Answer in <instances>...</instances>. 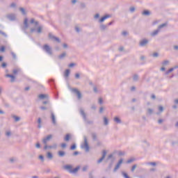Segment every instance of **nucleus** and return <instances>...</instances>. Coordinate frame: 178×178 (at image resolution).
I'll return each mask as SVG.
<instances>
[{"instance_id":"nucleus-1","label":"nucleus","mask_w":178,"mask_h":178,"mask_svg":"<svg viewBox=\"0 0 178 178\" xmlns=\"http://www.w3.org/2000/svg\"><path fill=\"white\" fill-rule=\"evenodd\" d=\"M64 168L70 171V173H76L79 171L80 167L77 166L76 168L72 169V165H65Z\"/></svg>"},{"instance_id":"nucleus-2","label":"nucleus","mask_w":178,"mask_h":178,"mask_svg":"<svg viewBox=\"0 0 178 178\" xmlns=\"http://www.w3.org/2000/svg\"><path fill=\"white\" fill-rule=\"evenodd\" d=\"M43 49H44V50L46 51L48 54H52L51 50V48L49 47V45H47V44L44 45Z\"/></svg>"},{"instance_id":"nucleus-3","label":"nucleus","mask_w":178,"mask_h":178,"mask_svg":"<svg viewBox=\"0 0 178 178\" xmlns=\"http://www.w3.org/2000/svg\"><path fill=\"white\" fill-rule=\"evenodd\" d=\"M72 92H76L79 99L81 98V93H80V91L77 88H73Z\"/></svg>"},{"instance_id":"nucleus-4","label":"nucleus","mask_w":178,"mask_h":178,"mask_svg":"<svg viewBox=\"0 0 178 178\" xmlns=\"http://www.w3.org/2000/svg\"><path fill=\"white\" fill-rule=\"evenodd\" d=\"M49 38H50V39L51 40H54V41H57L58 42H60V39L58 38H56L54 37L52 34H49Z\"/></svg>"},{"instance_id":"nucleus-5","label":"nucleus","mask_w":178,"mask_h":178,"mask_svg":"<svg viewBox=\"0 0 178 178\" xmlns=\"http://www.w3.org/2000/svg\"><path fill=\"white\" fill-rule=\"evenodd\" d=\"M51 138H52V135H49L47 138H44V140H43L44 144L46 145L48 141H49L50 139H51Z\"/></svg>"},{"instance_id":"nucleus-6","label":"nucleus","mask_w":178,"mask_h":178,"mask_svg":"<svg viewBox=\"0 0 178 178\" xmlns=\"http://www.w3.org/2000/svg\"><path fill=\"white\" fill-rule=\"evenodd\" d=\"M106 156V152L104 151L102 157L98 160V163H100L101 162H102V161L104 159Z\"/></svg>"},{"instance_id":"nucleus-7","label":"nucleus","mask_w":178,"mask_h":178,"mask_svg":"<svg viewBox=\"0 0 178 178\" xmlns=\"http://www.w3.org/2000/svg\"><path fill=\"white\" fill-rule=\"evenodd\" d=\"M148 41L145 39H144L143 40H142L140 43V47H144L147 44Z\"/></svg>"},{"instance_id":"nucleus-8","label":"nucleus","mask_w":178,"mask_h":178,"mask_svg":"<svg viewBox=\"0 0 178 178\" xmlns=\"http://www.w3.org/2000/svg\"><path fill=\"white\" fill-rule=\"evenodd\" d=\"M122 163V159H120V160L119 161L118 163H117V165L115 166V171L116 170H118V169L120 167V165H121Z\"/></svg>"},{"instance_id":"nucleus-9","label":"nucleus","mask_w":178,"mask_h":178,"mask_svg":"<svg viewBox=\"0 0 178 178\" xmlns=\"http://www.w3.org/2000/svg\"><path fill=\"white\" fill-rule=\"evenodd\" d=\"M6 77L10 78L11 79V82H14L15 81V77L14 76H13V75L7 74V75H6Z\"/></svg>"},{"instance_id":"nucleus-10","label":"nucleus","mask_w":178,"mask_h":178,"mask_svg":"<svg viewBox=\"0 0 178 178\" xmlns=\"http://www.w3.org/2000/svg\"><path fill=\"white\" fill-rule=\"evenodd\" d=\"M70 74V70H66L65 72V77L67 78Z\"/></svg>"},{"instance_id":"nucleus-11","label":"nucleus","mask_w":178,"mask_h":178,"mask_svg":"<svg viewBox=\"0 0 178 178\" xmlns=\"http://www.w3.org/2000/svg\"><path fill=\"white\" fill-rule=\"evenodd\" d=\"M110 17V15H105L104 17H102L100 19V22H103L104 20L107 19Z\"/></svg>"},{"instance_id":"nucleus-12","label":"nucleus","mask_w":178,"mask_h":178,"mask_svg":"<svg viewBox=\"0 0 178 178\" xmlns=\"http://www.w3.org/2000/svg\"><path fill=\"white\" fill-rule=\"evenodd\" d=\"M48 96L47 95H39V98L40 99H44V98H47Z\"/></svg>"},{"instance_id":"nucleus-13","label":"nucleus","mask_w":178,"mask_h":178,"mask_svg":"<svg viewBox=\"0 0 178 178\" xmlns=\"http://www.w3.org/2000/svg\"><path fill=\"white\" fill-rule=\"evenodd\" d=\"M142 15H149L150 13L148 10H145L143 13H142Z\"/></svg>"},{"instance_id":"nucleus-14","label":"nucleus","mask_w":178,"mask_h":178,"mask_svg":"<svg viewBox=\"0 0 178 178\" xmlns=\"http://www.w3.org/2000/svg\"><path fill=\"white\" fill-rule=\"evenodd\" d=\"M42 26L38 27V29H37V33H42Z\"/></svg>"},{"instance_id":"nucleus-15","label":"nucleus","mask_w":178,"mask_h":178,"mask_svg":"<svg viewBox=\"0 0 178 178\" xmlns=\"http://www.w3.org/2000/svg\"><path fill=\"white\" fill-rule=\"evenodd\" d=\"M59 156H65V152L59 151L58 152Z\"/></svg>"},{"instance_id":"nucleus-16","label":"nucleus","mask_w":178,"mask_h":178,"mask_svg":"<svg viewBox=\"0 0 178 178\" xmlns=\"http://www.w3.org/2000/svg\"><path fill=\"white\" fill-rule=\"evenodd\" d=\"M115 122H116L117 123H120L121 120L120 119H119L118 117H115L114 119Z\"/></svg>"},{"instance_id":"nucleus-17","label":"nucleus","mask_w":178,"mask_h":178,"mask_svg":"<svg viewBox=\"0 0 178 178\" xmlns=\"http://www.w3.org/2000/svg\"><path fill=\"white\" fill-rule=\"evenodd\" d=\"M70 139V135L67 134L66 136L65 137V140L68 141Z\"/></svg>"},{"instance_id":"nucleus-18","label":"nucleus","mask_w":178,"mask_h":178,"mask_svg":"<svg viewBox=\"0 0 178 178\" xmlns=\"http://www.w3.org/2000/svg\"><path fill=\"white\" fill-rule=\"evenodd\" d=\"M134 161H135V159L132 158V159H130L129 160H127V163H132Z\"/></svg>"},{"instance_id":"nucleus-19","label":"nucleus","mask_w":178,"mask_h":178,"mask_svg":"<svg viewBox=\"0 0 178 178\" xmlns=\"http://www.w3.org/2000/svg\"><path fill=\"white\" fill-rule=\"evenodd\" d=\"M122 175H123V177H125V178H130V177H129L128 174L126 173V172H122Z\"/></svg>"},{"instance_id":"nucleus-20","label":"nucleus","mask_w":178,"mask_h":178,"mask_svg":"<svg viewBox=\"0 0 178 178\" xmlns=\"http://www.w3.org/2000/svg\"><path fill=\"white\" fill-rule=\"evenodd\" d=\"M104 124H105L106 125H107L108 123V120L107 119L106 117H104Z\"/></svg>"},{"instance_id":"nucleus-21","label":"nucleus","mask_w":178,"mask_h":178,"mask_svg":"<svg viewBox=\"0 0 178 178\" xmlns=\"http://www.w3.org/2000/svg\"><path fill=\"white\" fill-rule=\"evenodd\" d=\"M159 33V30H156L154 32L152 33V36L156 35Z\"/></svg>"},{"instance_id":"nucleus-22","label":"nucleus","mask_w":178,"mask_h":178,"mask_svg":"<svg viewBox=\"0 0 178 178\" xmlns=\"http://www.w3.org/2000/svg\"><path fill=\"white\" fill-rule=\"evenodd\" d=\"M47 157H48L49 159H52V158H53L52 154H51L50 152H48V153H47Z\"/></svg>"},{"instance_id":"nucleus-23","label":"nucleus","mask_w":178,"mask_h":178,"mask_svg":"<svg viewBox=\"0 0 178 178\" xmlns=\"http://www.w3.org/2000/svg\"><path fill=\"white\" fill-rule=\"evenodd\" d=\"M38 123L39 124V128H40L41 127L40 124H42V120L40 118L38 120Z\"/></svg>"},{"instance_id":"nucleus-24","label":"nucleus","mask_w":178,"mask_h":178,"mask_svg":"<svg viewBox=\"0 0 178 178\" xmlns=\"http://www.w3.org/2000/svg\"><path fill=\"white\" fill-rule=\"evenodd\" d=\"M24 24H25L26 27H28V19L26 18L24 21Z\"/></svg>"},{"instance_id":"nucleus-25","label":"nucleus","mask_w":178,"mask_h":178,"mask_svg":"<svg viewBox=\"0 0 178 178\" xmlns=\"http://www.w3.org/2000/svg\"><path fill=\"white\" fill-rule=\"evenodd\" d=\"M175 70V68H170L168 71L166 72V74H168L170 72H172L173 70Z\"/></svg>"},{"instance_id":"nucleus-26","label":"nucleus","mask_w":178,"mask_h":178,"mask_svg":"<svg viewBox=\"0 0 178 178\" xmlns=\"http://www.w3.org/2000/svg\"><path fill=\"white\" fill-rule=\"evenodd\" d=\"M136 168H137L136 165H133L132 169H131V171L134 172Z\"/></svg>"},{"instance_id":"nucleus-27","label":"nucleus","mask_w":178,"mask_h":178,"mask_svg":"<svg viewBox=\"0 0 178 178\" xmlns=\"http://www.w3.org/2000/svg\"><path fill=\"white\" fill-rule=\"evenodd\" d=\"M4 51H6V47H1L0 48V51H1V52H4Z\"/></svg>"},{"instance_id":"nucleus-28","label":"nucleus","mask_w":178,"mask_h":178,"mask_svg":"<svg viewBox=\"0 0 178 178\" xmlns=\"http://www.w3.org/2000/svg\"><path fill=\"white\" fill-rule=\"evenodd\" d=\"M18 72H19V70H17V69L13 70V73L14 74H17Z\"/></svg>"},{"instance_id":"nucleus-29","label":"nucleus","mask_w":178,"mask_h":178,"mask_svg":"<svg viewBox=\"0 0 178 178\" xmlns=\"http://www.w3.org/2000/svg\"><path fill=\"white\" fill-rule=\"evenodd\" d=\"M51 119H52V122H54V124H55V117H54V114L51 115Z\"/></svg>"},{"instance_id":"nucleus-30","label":"nucleus","mask_w":178,"mask_h":178,"mask_svg":"<svg viewBox=\"0 0 178 178\" xmlns=\"http://www.w3.org/2000/svg\"><path fill=\"white\" fill-rule=\"evenodd\" d=\"M76 149V145H73L72 146L70 147L71 150H74Z\"/></svg>"},{"instance_id":"nucleus-31","label":"nucleus","mask_w":178,"mask_h":178,"mask_svg":"<svg viewBox=\"0 0 178 178\" xmlns=\"http://www.w3.org/2000/svg\"><path fill=\"white\" fill-rule=\"evenodd\" d=\"M65 56V53H63L60 56H59V58H64Z\"/></svg>"},{"instance_id":"nucleus-32","label":"nucleus","mask_w":178,"mask_h":178,"mask_svg":"<svg viewBox=\"0 0 178 178\" xmlns=\"http://www.w3.org/2000/svg\"><path fill=\"white\" fill-rule=\"evenodd\" d=\"M67 147V144H65V143H62L61 144V147L62 148H65Z\"/></svg>"},{"instance_id":"nucleus-33","label":"nucleus","mask_w":178,"mask_h":178,"mask_svg":"<svg viewBox=\"0 0 178 178\" xmlns=\"http://www.w3.org/2000/svg\"><path fill=\"white\" fill-rule=\"evenodd\" d=\"M19 10L23 13V15H25V10L24 8H20Z\"/></svg>"},{"instance_id":"nucleus-34","label":"nucleus","mask_w":178,"mask_h":178,"mask_svg":"<svg viewBox=\"0 0 178 178\" xmlns=\"http://www.w3.org/2000/svg\"><path fill=\"white\" fill-rule=\"evenodd\" d=\"M159 111L160 112L163 111V107L159 106Z\"/></svg>"},{"instance_id":"nucleus-35","label":"nucleus","mask_w":178,"mask_h":178,"mask_svg":"<svg viewBox=\"0 0 178 178\" xmlns=\"http://www.w3.org/2000/svg\"><path fill=\"white\" fill-rule=\"evenodd\" d=\"M15 122H18L19 120H20V118L19 117H14Z\"/></svg>"},{"instance_id":"nucleus-36","label":"nucleus","mask_w":178,"mask_h":178,"mask_svg":"<svg viewBox=\"0 0 178 178\" xmlns=\"http://www.w3.org/2000/svg\"><path fill=\"white\" fill-rule=\"evenodd\" d=\"M99 104H103V99L102 98L99 99Z\"/></svg>"},{"instance_id":"nucleus-37","label":"nucleus","mask_w":178,"mask_h":178,"mask_svg":"<svg viewBox=\"0 0 178 178\" xmlns=\"http://www.w3.org/2000/svg\"><path fill=\"white\" fill-rule=\"evenodd\" d=\"M11 55L13 56V58H16V54L15 53L12 52Z\"/></svg>"},{"instance_id":"nucleus-38","label":"nucleus","mask_w":178,"mask_h":178,"mask_svg":"<svg viewBox=\"0 0 178 178\" xmlns=\"http://www.w3.org/2000/svg\"><path fill=\"white\" fill-rule=\"evenodd\" d=\"M165 26H166V24H163L159 26V29H161V28H163Z\"/></svg>"},{"instance_id":"nucleus-39","label":"nucleus","mask_w":178,"mask_h":178,"mask_svg":"<svg viewBox=\"0 0 178 178\" xmlns=\"http://www.w3.org/2000/svg\"><path fill=\"white\" fill-rule=\"evenodd\" d=\"M74 66H75V64H74V63H70V64L69 65V67H74Z\"/></svg>"},{"instance_id":"nucleus-40","label":"nucleus","mask_w":178,"mask_h":178,"mask_svg":"<svg viewBox=\"0 0 178 178\" xmlns=\"http://www.w3.org/2000/svg\"><path fill=\"white\" fill-rule=\"evenodd\" d=\"M168 63H169V61L165 60V61H163V65H165L168 64Z\"/></svg>"},{"instance_id":"nucleus-41","label":"nucleus","mask_w":178,"mask_h":178,"mask_svg":"<svg viewBox=\"0 0 178 178\" xmlns=\"http://www.w3.org/2000/svg\"><path fill=\"white\" fill-rule=\"evenodd\" d=\"M130 11L131 12H134L135 11V8L134 7L131 8Z\"/></svg>"},{"instance_id":"nucleus-42","label":"nucleus","mask_w":178,"mask_h":178,"mask_svg":"<svg viewBox=\"0 0 178 178\" xmlns=\"http://www.w3.org/2000/svg\"><path fill=\"white\" fill-rule=\"evenodd\" d=\"M79 76H80L79 74H75L76 79H79Z\"/></svg>"},{"instance_id":"nucleus-43","label":"nucleus","mask_w":178,"mask_h":178,"mask_svg":"<svg viewBox=\"0 0 178 178\" xmlns=\"http://www.w3.org/2000/svg\"><path fill=\"white\" fill-rule=\"evenodd\" d=\"M1 67H6V63H3V64H1Z\"/></svg>"},{"instance_id":"nucleus-44","label":"nucleus","mask_w":178,"mask_h":178,"mask_svg":"<svg viewBox=\"0 0 178 178\" xmlns=\"http://www.w3.org/2000/svg\"><path fill=\"white\" fill-rule=\"evenodd\" d=\"M159 56L158 53L153 54V57H157Z\"/></svg>"},{"instance_id":"nucleus-45","label":"nucleus","mask_w":178,"mask_h":178,"mask_svg":"<svg viewBox=\"0 0 178 178\" xmlns=\"http://www.w3.org/2000/svg\"><path fill=\"white\" fill-rule=\"evenodd\" d=\"M47 148H52V146H44V149H47Z\"/></svg>"},{"instance_id":"nucleus-46","label":"nucleus","mask_w":178,"mask_h":178,"mask_svg":"<svg viewBox=\"0 0 178 178\" xmlns=\"http://www.w3.org/2000/svg\"><path fill=\"white\" fill-rule=\"evenodd\" d=\"M6 135H7V136H10V132L8 131L7 133H6Z\"/></svg>"},{"instance_id":"nucleus-47","label":"nucleus","mask_w":178,"mask_h":178,"mask_svg":"<svg viewBox=\"0 0 178 178\" xmlns=\"http://www.w3.org/2000/svg\"><path fill=\"white\" fill-rule=\"evenodd\" d=\"M79 154V152H74V156H77Z\"/></svg>"},{"instance_id":"nucleus-48","label":"nucleus","mask_w":178,"mask_h":178,"mask_svg":"<svg viewBox=\"0 0 178 178\" xmlns=\"http://www.w3.org/2000/svg\"><path fill=\"white\" fill-rule=\"evenodd\" d=\"M40 143H36V147L40 148Z\"/></svg>"},{"instance_id":"nucleus-49","label":"nucleus","mask_w":178,"mask_h":178,"mask_svg":"<svg viewBox=\"0 0 178 178\" xmlns=\"http://www.w3.org/2000/svg\"><path fill=\"white\" fill-rule=\"evenodd\" d=\"M16 6V3H13V4H11V7L12 8H14V7H15Z\"/></svg>"},{"instance_id":"nucleus-50","label":"nucleus","mask_w":178,"mask_h":178,"mask_svg":"<svg viewBox=\"0 0 178 178\" xmlns=\"http://www.w3.org/2000/svg\"><path fill=\"white\" fill-rule=\"evenodd\" d=\"M150 165H156V163H150Z\"/></svg>"},{"instance_id":"nucleus-51","label":"nucleus","mask_w":178,"mask_h":178,"mask_svg":"<svg viewBox=\"0 0 178 178\" xmlns=\"http://www.w3.org/2000/svg\"><path fill=\"white\" fill-rule=\"evenodd\" d=\"M39 158H40V159H41L42 161H43V156H42V155H40V156H39Z\"/></svg>"},{"instance_id":"nucleus-52","label":"nucleus","mask_w":178,"mask_h":178,"mask_svg":"<svg viewBox=\"0 0 178 178\" xmlns=\"http://www.w3.org/2000/svg\"><path fill=\"white\" fill-rule=\"evenodd\" d=\"M31 23H35V20H34V19H31Z\"/></svg>"},{"instance_id":"nucleus-53","label":"nucleus","mask_w":178,"mask_h":178,"mask_svg":"<svg viewBox=\"0 0 178 178\" xmlns=\"http://www.w3.org/2000/svg\"><path fill=\"white\" fill-rule=\"evenodd\" d=\"M3 60V56H0V62Z\"/></svg>"},{"instance_id":"nucleus-54","label":"nucleus","mask_w":178,"mask_h":178,"mask_svg":"<svg viewBox=\"0 0 178 178\" xmlns=\"http://www.w3.org/2000/svg\"><path fill=\"white\" fill-rule=\"evenodd\" d=\"M103 111H104V108H100V113H102Z\"/></svg>"},{"instance_id":"nucleus-55","label":"nucleus","mask_w":178,"mask_h":178,"mask_svg":"<svg viewBox=\"0 0 178 178\" xmlns=\"http://www.w3.org/2000/svg\"><path fill=\"white\" fill-rule=\"evenodd\" d=\"M34 31H35V29H31V33H33V32H34Z\"/></svg>"},{"instance_id":"nucleus-56","label":"nucleus","mask_w":178,"mask_h":178,"mask_svg":"<svg viewBox=\"0 0 178 178\" xmlns=\"http://www.w3.org/2000/svg\"><path fill=\"white\" fill-rule=\"evenodd\" d=\"M122 35H127V32L124 31V32L122 33Z\"/></svg>"},{"instance_id":"nucleus-57","label":"nucleus","mask_w":178,"mask_h":178,"mask_svg":"<svg viewBox=\"0 0 178 178\" xmlns=\"http://www.w3.org/2000/svg\"><path fill=\"white\" fill-rule=\"evenodd\" d=\"M99 17V15L97 14V15H95V18H97V17Z\"/></svg>"},{"instance_id":"nucleus-58","label":"nucleus","mask_w":178,"mask_h":178,"mask_svg":"<svg viewBox=\"0 0 178 178\" xmlns=\"http://www.w3.org/2000/svg\"><path fill=\"white\" fill-rule=\"evenodd\" d=\"M174 48H175V49H178V46H175Z\"/></svg>"},{"instance_id":"nucleus-59","label":"nucleus","mask_w":178,"mask_h":178,"mask_svg":"<svg viewBox=\"0 0 178 178\" xmlns=\"http://www.w3.org/2000/svg\"><path fill=\"white\" fill-rule=\"evenodd\" d=\"M162 71H165V67H161Z\"/></svg>"},{"instance_id":"nucleus-60","label":"nucleus","mask_w":178,"mask_h":178,"mask_svg":"<svg viewBox=\"0 0 178 178\" xmlns=\"http://www.w3.org/2000/svg\"><path fill=\"white\" fill-rule=\"evenodd\" d=\"M76 2V1H75V0L72 1V3H75Z\"/></svg>"},{"instance_id":"nucleus-61","label":"nucleus","mask_w":178,"mask_h":178,"mask_svg":"<svg viewBox=\"0 0 178 178\" xmlns=\"http://www.w3.org/2000/svg\"><path fill=\"white\" fill-rule=\"evenodd\" d=\"M175 103H176V104H178V99H176V100H175Z\"/></svg>"},{"instance_id":"nucleus-62","label":"nucleus","mask_w":178,"mask_h":178,"mask_svg":"<svg viewBox=\"0 0 178 178\" xmlns=\"http://www.w3.org/2000/svg\"><path fill=\"white\" fill-rule=\"evenodd\" d=\"M64 47H65V48H67V44H64Z\"/></svg>"},{"instance_id":"nucleus-63","label":"nucleus","mask_w":178,"mask_h":178,"mask_svg":"<svg viewBox=\"0 0 178 178\" xmlns=\"http://www.w3.org/2000/svg\"><path fill=\"white\" fill-rule=\"evenodd\" d=\"M26 90H29V87H27V88H26V89H25Z\"/></svg>"},{"instance_id":"nucleus-64","label":"nucleus","mask_w":178,"mask_h":178,"mask_svg":"<svg viewBox=\"0 0 178 178\" xmlns=\"http://www.w3.org/2000/svg\"><path fill=\"white\" fill-rule=\"evenodd\" d=\"M152 99H154V98H155V96H154V95H152Z\"/></svg>"}]
</instances>
